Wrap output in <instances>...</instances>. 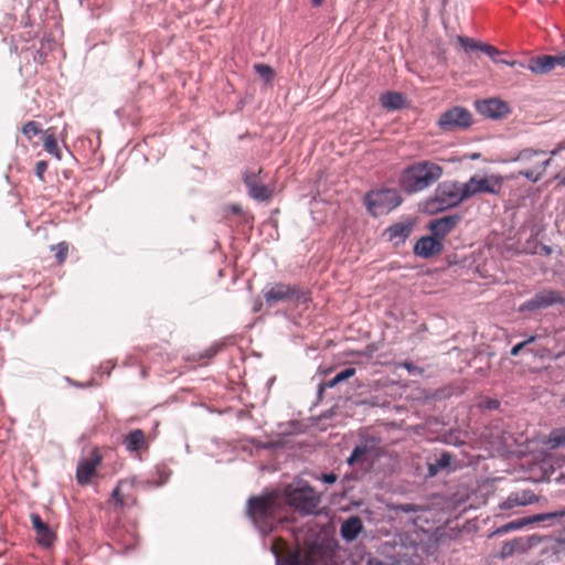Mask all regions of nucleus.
I'll use <instances>...</instances> for the list:
<instances>
[{"instance_id":"obj_1","label":"nucleus","mask_w":565,"mask_h":565,"mask_svg":"<svg viewBox=\"0 0 565 565\" xmlns=\"http://www.w3.org/2000/svg\"><path fill=\"white\" fill-rule=\"evenodd\" d=\"M280 497V490L273 489L248 498L245 514L262 534L271 533L281 522L284 507Z\"/></svg>"},{"instance_id":"obj_2","label":"nucleus","mask_w":565,"mask_h":565,"mask_svg":"<svg viewBox=\"0 0 565 565\" xmlns=\"http://www.w3.org/2000/svg\"><path fill=\"white\" fill-rule=\"evenodd\" d=\"M282 507H289L302 516L317 514L321 495L305 480L287 483L280 490Z\"/></svg>"},{"instance_id":"obj_3","label":"nucleus","mask_w":565,"mask_h":565,"mask_svg":"<svg viewBox=\"0 0 565 565\" xmlns=\"http://www.w3.org/2000/svg\"><path fill=\"white\" fill-rule=\"evenodd\" d=\"M443 175V168L431 161H419L405 168L398 179L399 188L406 194L420 192Z\"/></svg>"},{"instance_id":"obj_4","label":"nucleus","mask_w":565,"mask_h":565,"mask_svg":"<svg viewBox=\"0 0 565 565\" xmlns=\"http://www.w3.org/2000/svg\"><path fill=\"white\" fill-rule=\"evenodd\" d=\"M458 198L459 182L445 180L437 185L433 195L420 203V210L425 214L434 215L461 204Z\"/></svg>"},{"instance_id":"obj_5","label":"nucleus","mask_w":565,"mask_h":565,"mask_svg":"<svg viewBox=\"0 0 565 565\" xmlns=\"http://www.w3.org/2000/svg\"><path fill=\"white\" fill-rule=\"evenodd\" d=\"M264 299L268 307L279 301L289 302L295 307L308 305L311 301V292L299 284L276 282L270 289L264 291Z\"/></svg>"},{"instance_id":"obj_6","label":"nucleus","mask_w":565,"mask_h":565,"mask_svg":"<svg viewBox=\"0 0 565 565\" xmlns=\"http://www.w3.org/2000/svg\"><path fill=\"white\" fill-rule=\"evenodd\" d=\"M403 202V198L395 189L381 188L377 190H370L363 196V203L366 211L373 217L387 214Z\"/></svg>"},{"instance_id":"obj_7","label":"nucleus","mask_w":565,"mask_h":565,"mask_svg":"<svg viewBox=\"0 0 565 565\" xmlns=\"http://www.w3.org/2000/svg\"><path fill=\"white\" fill-rule=\"evenodd\" d=\"M545 156L546 152L544 150L525 148L520 150L514 157L508 159V161L530 166V168L519 171V174L536 183L542 179L547 166L551 163V158H544Z\"/></svg>"},{"instance_id":"obj_8","label":"nucleus","mask_w":565,"mask_h":565,"mask_svg":"<svg viewBox=\"0 0 565 565\" xmlns=\"http://www.w3.org/2000/svg\"><path fill=\"white\" fill-rule=\"evenodd\" d=\"M557 305L565 306V291L551 288H542L531 298L521 303L518 311L520 313L537 312L540 310H544Z\"/></svg>"},{"instance_id":"obj_9","label":"nucleus","mask_w":565,"mask_h":565,"mask_svg":"<svg viewBox=\"0 0 565 565\" xmlns=\"http://www.w3.org/2000/svg\"><path fill=\"white\" fill-rule=\"evenodd\" d=\"M437 125L443 131L467 129L472 125V115L465 107L454 106L440 115Z\"/></svg>"},{"instance_id":"obj_10","label":"nucleus","mask_w":565,"mask_h":565,"mask_svg":"<svg viewBox=\"0 0 565 565\" xmlns=\"http://www.w3.org/2000/svg\"><path fill=\"white\" fill-rule=\"evenodd\" d=\"M138 489L135 477L121 479L113 490L110 502L120 509L130 508L137 504Z\"/></svg>"},{"instance_id":"obj_11","label":"nucleus","mask_w":565,"mask_h":565,"mask_svg":"<svg viewBox=\"0 0 565 565\" xmlns=\"http://www.w3.org/2000/svg\"><path fill=\"white\" fill-rule=\"evenodd\" d=\"M262 172V168H259L258 172L246 170L243 173V182L252 199L258 202H267L273 196V189L264 184L263 179L260 178Z\"/></svg>"},{"instance_id":"obj_12","label":"nucleus","mask_w":565,"mask_h":565,"mask_svg":"<svg viewBox=\"0 0 565 565\" xmlns=\"http://www.w3.org/2000/svg\"><path fill=\"white\" fill-rule=\"evenodd\" d=\"M380 443L381 439L376 436L362 435L360 444L353 448L351 455L347 458V463L352 467L365 462L370 456L376 454Z\"/></svg>"},{"instance_id":"obj_13","label":"nucleus","mask_w":565,"mask_h":565,"mask_svg":"<svg viewBox=\"0 0 565 565\" xmlns=\"http://www.w3.org/2000/svg\"><path fill=\"white\" fill-rule=\"evenodd\" d=\"M476 110L486 118L501 120L511 113L509 104L498 97L476 100Z\"/></svg>"},{"instance_id":"obj_14","label":"nucleus","mask_w":565,"mask_h":565,"mask_svg":"<svg viewBox=\"0 0 565 565\" xmlns=\"http://www.w3.org/2000/svg\"><path fill=\"white\" fill-rule=\"evenodd\" d=\"M415 225L416 220L407 217L404 221L393 223L386 227L382 233V237L384 241L393 243V245L397 247L406 242L413 233Z\"/></svg>"},{"instance_id":"obj_15","label":"nucleus","mask_w":565,"mask_h":565,"mask_svg":"<svg viewBox=\"0 0 565 565\" xmlns=\"http://www.w3.org/2000/svg\"><path fill=\"white\" fill-rule=\"evenodd\" d=\"M103 457L97 449H94L89 457L78 461L76 469V480L81 486H87L96 476L98 467L102 465Z\"/></svg>"},{"instance_id":"obj_16","label":"nucleus","mask_w":565,"mask_h":565,"mask_svg":"<svg viewBox=\"0 0 565 565\" xmlns=\"http://www.w3.org/2000/svg\"><path fill=\"white\" fill-rule=\"evenodd\" d=\"M470 358L468 359V365L475 369V372L480 376H487L491 369V358L494 356V352L489 347H473L471 351H468Z\"/></svg>"},{"instance_id":"obj_17","label":"nucleus","mask_w":565,"mask_h":565,"mask_svg":"<svg viewBox=\"0 0 565 565\" xmlns=\"http://www.w3.org/2000/svg\"><path fill=\"white\" fill-rule=\"evenodd\" d=\"M455 456L449 451L443 450L439 456L435 455L434 458L427 459V475L426 478H433L441 472L447 475L457 470Z\"/></svg>"},{"instance_id":"obj_18","label":"nucleus","mask_w":565,"mask_h":565,"mask_svg":"<svg viewBox=\"0 0 565 565\" xmlns=\"http://www.w3.org/2000/svg\"><path fill=\"white\" fill-rule=\"evenodd\" d=\"M461 215L449 214L439 218H434L427 224L430 234L443 242L445 237L460 223Z\"/></svg>"},{"instance_id":"obj_19","label":"nucleus","mask_w":565,"mask_h":565,"mask_svg":"<svg viewBox=\"0 0 565 565\" xmlns=\"http://www.w3.org/2000/svg\"><path fill=\"white\" fill-rule=\"evenodd\" d=\"M444 250V243L430 235L422 236L416 241L413 252L416 256L429 259Z\"/></svg>"},{"instance_id":"obj_20","label":"nucleus","mask_w":565,"mask_h":565,"mask_svg":"<svg viewBox=\"0 0 565 565\" xmlns=\"http://www.w3.org/2000/svg\"><path fill=\"white\" fill-rule=\"evenodd\" d=\"M30 520L36 534L35 540L38 544L43 547H50L56 539L54 531L49 527L38 513H32Z\"/></svg>"},{"instance_id":"obj_21","label":"nucleus","mask_w":565,"mask_h":565,"mask_svg":"<svg viewBox=\"0 0 565 565\" xmlns=\"http://www.w3.org/2000/svg\"><path fill=\"white\" fill-rule=\"evenodd\" d=\"M122 444L130 454H140L149 448L146 434L141 429H134L125 435Z\"/></svg>"},{"instance_id":"obj_22","label":"nucleus","mask_w":565,"mask_h":565,"mask_svg":"<svg viewBox=\"0 0 565 565\" xmlns=\"http://www.w3.org/2000/svg\"><path fill=\"white\" fill-rule=\"evenodd\" d=\"M364 531L362 519L359 515H351L340 526V535L345 542L355 541Z\"/></svg>"},{"instance_id":"obj_23","label":"nucleus","mask_w":565,"mask_h":565,"mask_svg":"<svg viewBox=\"0 0 565 565\" xmlns=\"http://www.w3.org/2000/svg\"><path fill=\"white\" fill-rule=\"evenodd\" d=\"M539 498L532 490L525 489L522 491L511 492L507 500L501 503L500 508L509 510L514 507H524L536 502Z\"/></svg>"},{"instance_id":"obj_24","label":"nucleus","mask_w":565,"mask_h":565,"mask_svg":"<svg viewBox=\"0 0 565 565\" xmlns=\"http://www.w3.org/2000/svg\"><path fill=\"white\" fill-rule=\"evenodd\" d=\"M556 66V56L548 54L531 57L527 65H525L531 72L539 75L547 74Z\"/></svg>"},{"instance_id":"obj_25","label":"nucleus","mask_w":565,"mask_h":565,"mask_svg":"<svg viewBox=\"0 0 565 565\" xmlns=\"http://www.w3.org/2000/svg\"><path fill=\"white\" fill-rule=\"evenodd\" d=\"M503 184V178L501 175H490L484 178H478L476 175V191L479 193L499 194Z\"/></svg>"},{"instance_id":"obj_26","label":"nucleus","mask_w":565,"mask_h":565,"mask_svg":"<svg viewBox=\"0 0 565 565\" xmlns=\"http://www.w3.org/2000/svg\"><path fill=\"white\" fill-rule=\"evenodd\" d=\"M381 105L387 110H398L404 107L405 96L399 92H385L380 97Z\"/></svg>"},{"instance_id":"obj_27","label":"nucleus","mask_w":565,"mask_h":565,"mask_svg":"<svg viewBox=\"0 0 565 565\" xmlns=\"http://www.w3.org/2000/svg\"><path fill=\"white\" fill-rule=\"evenodd\" d=\"M564 516H565V508L557 510V511H553V512L539 513V514H533V515H529V516H524V518H525V521H527V525H532V524L541 523V522H550V524H553L555 522H559L561 519Z\"/></svg>"},{"instance_id":"obj_28","label":"nucleus","mask_w":565,"mask_h":565,"mask_svg":"<svg viewBox=\"0 0 565 565\" xmlns=\"http://www.w3.org/2000/svg\"><path fill=\"white\" fill-rule=\"evenodd\" d=\"M516 553L518 554L525 553L524 544L522 542V536L504 542L501 546L499 557L501 559H505L508 557L513 556Z\"/></svg>"},{"instance_id":"obj_29","label":"nucleus","mask_w":565,"mask_h":565,"mask_svg":"<svg viewBox=\"0 0 565 565\" xmlns=\"http://www.w3.org/2000/svg\"><path fill=\"white\" fill-rule=\"evenodd\" d=\"M276 565H317L310 557L302 556L298 551L286 556L276 555Z\"/></svg>"},{"instance_id":"obj_30","label":"nucleus","mask_w":565,"mask_h":565,"mask_svg":"<svg viewBox=\"0 0 565 565\" xmlns=\"http://www.w3.org/2000/svg\"><path fill=\"white\" fill-rule=\"evenodd\" d=\"M43 147L46 152L54 156L57 160L62 159V152L58 148L57 139L52 128L44 131Z\"/></svg>"},{"instance_id":"obj_31","label":"nucleus","mask_w":565,"mask_h":565,"mask_svg":"<svg viewBox=\"0 0 565 565\" xmlns=\"http://www.w3.org/2000/svg\"><path fill=\"white\" fill-rule=\"evenodd\" d=\"M356 373L355 367L348 366L340 372H338L332 379L323 381L324 386H328L329 388H333L337 385H339L342 382L348 381L349 379L353 377Z\"/></svg>"},{"instance_id":"obj_32","label":"nucleus","mask_w":565,"mask_h":565,"mask_svg":"<svg viewBox=\"0 0 565 565\" xmlns=\"http://www.w3.org/2000/svg\"><path fill=\"white\" fill-rule=\"evenodd\" d=\"M253 68L255 71V73L266 84H271L274 82V78L276 76V72H275V70L270 65L264 64V63H256V64H254Z\"/></svg>"},{"instance_id":"obj_33","label":"nucleus","mask_w":565,"mask_h":565,"mask_svg":"<svg viewBox=\"0 0 565 565\" xmlns=\"http://www.w3.org/2000/svg\"><path fill=\"white\" fill-rule=\"evenodd\" d=\"M476 175L471 177L468 182L461 184L459 182V198L460 203L468 200L469 198L478 194L476 191Z\"/></svg>"},{"instance_id":"obj_34","label":"nucleus","mask_w":565,"mask_h":565,"mask_svg":"<svg viewBox=\"0 0 565 565\" xmlns=\"http://www.w3.org/2000/svg\"><path fill=\"white\" fill-rule=\"evenodd\" d=\"M527 525V521H525V518H521L511 522H508L500 527H498L494 532H492L489 537H492L494 535H503L510 531L520 530Z\"/></svg>"},{"instance_id":"obj_35","label":"nucleus","mask_w":565,"mask_h":565,"mask_svg":"<svg viewBox=\"0 0 565 565\" xmlns=\"http://www.w3.org/2000/svg\"><path fill=\"white\" fill-rule=\"evenodd\" d=\"M221 349H222V344L214 343L213 345H211L210 348H207L204 351L200 352L199 354H193L191 358L186 356L184 359L185 360L200 361V362L209 361L212 358H214L220 352Z\"/></svg>"},{"instance_id":"obj_36","label":"nucleus","mask_w":565,"mask_h":565,"mask_svg":"<svg viewBox=\"0 0 565 565\" xmlns=\"http://www.w3.org/2000/svg\"><path fill=\"white\" fill-rule=\"evenodd\" d=\"M21 132L29 141H31L34 137L44 134V130L40 122L30 120L23 125Z\"/></svg>"},{"instance_id":"obj_37","label":"nucleus","mask_w":565,"mask_h":565,"mask_svg":"<svg viewBox=\"0 0 565 565\" xmlns=\"http://www.w3.org/2000/svg\"><path fill=\"white\" fill-rule=\"evenodd\" d=\"M51 250L55 252L56 264L62 265L68 256L70 244L67 242H61L56 245H52Z\"/></svg>"},{"instance_id":"obj_38","label":"nucleus","mask_w":565,"mask_h":565,"mask_svg":"<svg viewBox=\"0 0 565 565\" xmlns=\"http://www.w3.org/2000/svg\"><path fill=\"white\" fill-rule=\"evenodd\" d=\"M457 41L466 52L480 51L482 46V42L465 35H458Z\"/></svg>"},{"instance_id":"obj_39","label":"nucleus","mask_w":565,"mask_h":565,"mask_svg":"<svg viewBox=\"0 0 565 565\" xmlns=\"http://www.w3.org/2000/svg\"><path fill=\"white\" fill-rule=\"evenodd\" d=\"M551 449H556L565 446V434L559 431H552L546 441Z\"/></svg>"},{"instance_id":"obj_40","label":"nucleus","mask_w":565,"mask_h":565,"mask_svg":"<svg viewBox=\"0 0 565 565\" xmlns=\"http://www.w3.org/2000/svg\"><path fill=\"white\" fill-rule=\"evenodd\" d=\"M547 539H548V536H542V535H539V534H532V535L522 537V542L524 544L525 553L527 551H530L531 548L537 546L539 544H541L542 542H544Z\"/></svg>"},{"instance_id":"obj_41","label":"nucleus","mask_w":565,"mask_h":565,"mask_svg":"<svg viewBox=\"0 0 565 565\" xmlns=\"http://www.w3.org/2000/svg\"><path fill=\"white\" fill-rule=\"evenodd\" d=\"M480 52L488 55L494 63L498 62V60H499L498 56L501 53L495 46L488 44V43H482Z\"/></svg>"},{"instance_id":"obj_42","label":"nucleus","mask_w":565,"mask_h":565,"mask_svg":"<svg viewBox=\"0 0 565 565\" xmlns=\"http://www.w3.org/2000/svg\"><path fill=\"white\" fill-rule=\"evenodd\" d=\"M536 339V335H531L526 340L522 341V342H519L516 344H514L511 350H510V354L512 356H516L520 354V352L530 343L534 342Z\"/></svg>"},{"instance_id":"obj_43","label":"nucleus","mask_w":565,"mask_h":565,"mask_svg":"<svg viewBox=\"0 0 565 565\" xmlns=\"http://www.w3.org/2000/svg\"><path fill=\"white\" fill-rule=\"evenodd\" d=\"M316 479L320 480L321 482H323L326 484H333L338 480V475L333 471L323 472L320 476L316 477Z\"/></svg>"},{"instance_id":"obj_44","label":"nucleus","mask_w":565,"mask_h":565,"mask_svg":"<svg viewBox=\"0 0 565 565\" xmlns=\"http://www.w3.org/2000/svg\"><path fill=\"white\" fill-rule=\"evenodd\" d=\"M47 170V162L44 160L39 161L35 164V175L41 180L44 181V173Z\"/></svg>"},{"instance_id":"obj_45","label":"nucleus","mask_w":565,"mask_h":565,"mask_svg":"<svg viewBox=\"0 0 565 565\" xmlns=\"http://www.w3.org/2000/svg\"><path fill=\"white\" fill-rule=\"evenodd\" d=\"M482 406H483V408H486L488 411H495V409H499L500 402L498 399H495V398L487 397L482 402Z\"/></svg>"},{"instance_id":"obj_46","label":"nucleus","mask_w":565,"mask_h":565,"mask_svg":"<svg viewBox=\"0 0 565 565\" xmlns=\"http://www.w3.org/2000/svg\"><path fill=\"white\" fill-rule=\"evenodd\" d=\"M139 542L138 536L135 533L129 534L128 540L124 541L126 550L135 548Z\"/></svg>"},{"instance_id":"obj_47","label":"nucleus","mask_w":565,"mask_h":565,"mask_svg":"<svg viewBox=\"0 0 565 565\" xmlns=\"http://www.w3.org/2000/svg\"><path fill=\"white\" fill-rule=\"evenodd\" d=\"M398 509L405 513H416L420 510V508L418 505L413 504V503L401 504L398 507Z\"/></svg>"},{"instance_id":"obj_48","label":"nucleus","mask_w":565,"mask_h":565,"mask_svg":"<svg viewBox=\"0 0 565 565\" xmlns=\"http://www.w3.org/2000/svg\"><path fill=\"white\" fill-rule=\"evenodd\" d=\"M354 403H355V405H366V406H371V407L379 405L377 397H375V396H372V397L365 398V399H361V401H355Z\"/></svg>"},{"instance_id":"obj_49","label":"nucleus","mask_w":565,"mask_h":565,"mask_svg":"<svg viewBox=\"0 0 565 565\" xmlns=\"http://www.w3.org/2000/svg\"><path fill=\"white\" fill-rule=\"evenodd\" d=\"M536 253L550 256L553 253V248L548 245L541 243L536 246Z\"/></svg>"},{"instance_id":"obj_50","label":"nucleus","mask_w":565,"mask_h":565,"mask_svg":"<svg viewBox=\"0 0 565 565\" xmlns=\"http://www.w3.org/2000/svg\"><path fill=\"white\" fill-rule=\"evenodd\" d=\"M499 64H505V65H509V66H520V67H525V64L520 62V61H508V60H503V58H499L498 62Z\"/></svg>"},{"instance_id":"obj_51","label":"nucleus","mask_w":565,"mask_h":565,"mask_svg":"<svg viewBox=\"0 0 565 565\" xmlns=\"http://www.w3.org/2000/svg\"><path fill=\"white\" fill-rule=\"evenodd\" d=\"M329 388L328 386H324V382H321L319 385H318V391H317V399L318 402H321L322 401V396H323V393L324 391Z\"/></svg>"},{"instance_id":"obj_52","label":"nucleus","mask_w":565,"mask_h":565,"mask_svg":"<svg viewBox=\"0 0 565 565\" xmlns=\"http://www.w3.org/2000/svg\"><path fill=\"white\" fill-rule=\"evenodd\" d=\"M366 565H387V564L377 557H369Z\"/></svg>"},{"instance_id":"obj_53","label":"nucleus","mask_w":565,"mask_h":565,"mask_svg":"<svg viewBox=\"0 0 565 565\" xmlns=\"http://www.w3.org/2000/svg\"><path fill=\"white\" fill-rule=\"evenodd\" d=\"M555 56H556V65L562 68H565V52L561 53L558 55H555Z\"/></svg>"},{"instance_id":"obj_54","label":"nucleus","mask_w":565,"mask_h":565,"mask_svg":"<svg viewBox=\"0 0 565 565\" xmlns=\"http://www.w3.org/2000/svg\"><path fill=\"white\" fill-rule=\"evenodd\" d=\"M228 210L233 213V214H236V215H241L243 214V210L241 207V205L238 204H231L228 206Z\"/></svg>"},{"instance_id":"obj_55","label":"nucleus","mask_w":565,"mask_h":565,"mask_svg":"<svg viewBox=\"0 0 565 565\" xmlns=\"http://www.w3.org/2000/svg\"><path fill=\"white\" fill-rule=\"evenodd\" d=\"M352 480H355V478L352 476V475H345L342 479H341V484H342V488L343 490L347 488V483L352 481Z\"/></svg>"},{"instance_id":"obj_56","label":"nucleus","mask_w":565,"mask_h":565,"mask_svg":"<svg viewBox=\"0 0 565 565\" xmlns=\"http://www.w3.org/2000/svg\"><path fill=\"white\" fill-rule=\"evenodd\" d=\"M262 307H263L262 301L259 299H257L254 302L253 311L258 312V311H260Z\"/></svg>"},{"instance_id":"obj_57","label":"nucleus","mask_w":565,"mask_h":565,"mask_svg":"<svg viewBox=\"0 0 565 565\" xmlns=\"http://www.w3.org/2000/svg\"><path fill=\"white\" fill-rule=\"evenodd\" d=\"M555 179H557V180H558V183H559L561 185H565V173H564V174H557V175L555 177Z\"/></svg>"},{"instance_id":"obj_58","label":"nucleus","mask_w":565,"mask_h":565,"mask_svg":"<svg viewBox=\"0 0 565 565\" xmlns=\"http://www.w3.org/2000/svg\"><path fill=\"white\" fill-rule=\"evenodd\" d=\"M323 2H324V0H311V4L313 7H320V6H322Z\"/></svg>"},{"instance_id":"obj_59","label":"nucleus","mask_w":565,"mask_h":565,"mask_svg":"<svg viewBox=\"0 0 565 565\" xmlns=\"http://www.w3.org/2000/svg\"><path fill=\"white\" fill-rule=\"evenodd\" d=\"M480 156H481V154H480L479 152H473V153H471V154L469 156V158H470L471 160H477V159H479V158H480Z\"/></svg>"},{"instance_id":"obj_60","label":"nucleus","mask_w":565,"mask_h":565,"mask_svg":"<svg viewBox=\"0 0 565 565\" xmlns=\"http://www.w3.org/2000/svg\"><path fill=\"white\" fill-rule=\"evenodd\" d=\"M557 542H558V543H564V544H565V540H561V539H558V540H557Z\"/></svg>"},{"instance_id":"obj_61","label":"nucleus","mask_w":565,"mask_h":565,"mask_svg":"<svg viewBox=\"0 0 565 565\" xmlns=\"http://www.w3.org/2000/svg\"><path fill=\"white\" fill-rule=\"evenodd\" d=\"M405 366L409 370L412 367V364L407 363Z\"/></svg>"},{"instance_id":"obj_62","label":"nucleus","mask_w":565,"mask_h":565,"mask_svg":"<svg viewBox=\"0 0 565 565\" xmlns=\"http://www.w3.org/2000/svg\"><path fill=\"white\" fill-rule=\"evenodd\" d=\"M551 153L552 156H555L557 153V150H553Z\"/></svg>"},{"instance_id":"obj_63","label":"nucleus","mask_w":565,"mask_h":565,"mask_svg":"<svg viewBox=\"0 0 565 565\" xmlns=\"http://www.w3.org/2000/svg\"><path fill=\"white\" fill-rule=\"evenodd\" d=\"M324 565H337V564L332 562V563H328V564H324Z\"/></svg>"},{"instance_id":"obj_64","label":"nucleus","mask_w":565,"mask_h":565,"mask_svg":"<svg viewBox=\"0 0 565 565\" xmlns=\"http://www.w3.org/2000/svg\"><path fill=\"white\" fill-rule=\"evenodd\" d=\"M562 402H563V405H564V407H565V397L563 398V401H562Z\"/></svg>"}]
</instances>
